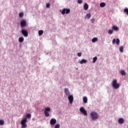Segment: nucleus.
I'll return each instance as SVG.
<instances>
[{
    "label": "nucleus",
    "mask_w": 128,
    "mask_h": 128,
    "mask_svg": "<svg viewBox=\"0 0 128 128\" xmlns=\"http://www.w3.org/2000/svg\"><path fill=\"white\" fill-rule=\"evenodd\" d=\"M32 115L30 114H27L26 116L24 119H22L21 121L22 128H26L27 125L26 122H28L26 118H30Z\"/></svg>",
    "instance_id": "1"
},
{
    "label": "nucleus",
    "mask_w": 128,
    "mask_h": 128,
    "mask_svg": "<svg viewBox=\"0 0 128 128\" xmlns=\"http://www.w3.org/2000/svg\"><path fill=\"white\" fill-rule=\"evenodd\" d=\"M112 86L114 89L118 90L120 86V84L118 82V81L116 79H114L112 82Z\"/></svg>",
    "instance_id": "2"
},
{
    "label": "nucleus",
    "mask_w": 128,
    "mask_h": 128,
    "mask_svg": "<svg viewBox=\"0 0 128 128\" xmlns=\"http://www.w3.org/2000/svg\"><path fill=\"white\" fill-rule=\"evenodd\" d=\"M90 116L92 118V120L94 121L96 120L99 118V115L98 113L96 112H92L90 113Z\"/></svg>",
    "instance_id": "3"
},
{
    "label": "nucleus",
    "mask_w": 128,
    "mask_h": 128,
    "mask_svg": "<svg viewBox=\"0 0 128 128\" xmlns=\"http://www.w3.org/2000/svg\"><path fill=\"white\" fill-rule=\"evenodd\" d=\"M51 111V109L50 107H46L45 108L44 110V114H45L46 117L50 116V112Z\"/></svg>",
    "instance_id": "4"
},
{
    "label": "nucleus",
    "mask_w": 128,
    "mask_h": 128,
    "mask_svg": "<svg viewBox=\"0 0 128 128\" xmlns=\"http://www.w3.org/2000/svg\"><path fill=\"white\" fill-rule=\"evenodd\" d=\"M60 12L63 15L64 14H68L70 12V9L64 8L62 10H60Z\"/></svg>",
    "instance_id": "5"
},
{
    "label": "nucleus",
    "mask_w": 128,
    "mask_h": 128,
    "mask_svg": "<svg viewBox=\"0 0 128 128\" xmlns=\"http://www.w3.org/2000/svg\"><path fill=\"white\" fill-rule=\"evenodd\" d=\"M80 110L81 113L84 114V116H88V112L84 108V106H82L80 108Z\"/></svg>",
    "instance_id": "6"
},
{
    "label": "nucleus",
    "mask_w": 128,
    "mask_h": 128,
    "mask_svg": "<svg viewBox=\"0 0 128 128\" xmlns=\"http://www.w3.org/2000/svg\"><path fill=\"white\" fill-rule=\"evenodd\" d=\"M26 25V22L25 20L23 19L22 21L20 22V26L22 28H24Z\"/></svg>",
    "instance_id": "7"
},
{
    "label": "nucleus",
    "mask_w": 128,
    "mask_h": 128,
    "mask_svg": "<svg viewBox=\"0 0 128 128\" xmlns=\"http://www.w3.org/2000/svg\"><path fill=\"white\" fill-rule=\"evenodd\" d=\"M22 34L24 36V37L28 36V32L26 30L22 29Z\"/></svg>",
    "instance_id": "8"
},
{
    "label": "nucleus",
    "mask_w": 128,
    "mask_h": 128,
    "mask_svg": "<svg viewBox=\"0 0 128 128\" xmlns=\"http://www.w3.org/2000/svg\"><path fill=\"white\" fill-rule=\"evenodd\" d=\"M116 43V45H119L120 44V40L119 38H117L116 40V38H114L112 40V44H114Z\"/></svg>",
    "instance_id": "9"
},
{
    "label": "nucleus",
    "mask_w": 128,
    "mask_h": 128,
    "mask_svg": "<svg viewBox=\"0 0 128 128\" xmlns=\"http://www.w3.org/2000/svg\"><path fill=\"white\" fill-rule=\"evenodd\" d=\"M68 99L70 104H72L74 102V96L72 95H69L68 96Z\"/></svg>",
    "instance_id": "10"
},
{
    "label": "nucleus",
    "mask_w": 128,
    "mask_h": 128,
    "mask_svg": "<svg viewBox=\"0 0 128 128\" xmlns=\"http://www.w3.org/2000/svg\"><path fill=\"white\" fill-rule=\"evenodd\" d=\"M56 119H54V118H52V119H50V125L54 126V125L56 124Z\"/></svg>",
    "instance_id": "11"
},
{
    "label": "nucleus",
    "mask_w": 128,
    "mask_h": 128,
    "mask_svg": "<svg viewBox=\"0 0 128 128\" xmlns=\"http://www.w3.org/2000/svg\"><path fill=\"white\" fill-rule=\"evenodd\" d=\"M64 93L66 96H69L70 94V92L68 88H64Z\"/></svg>",
    "instance_id": "12"
},
{
    "label": "nucleus",
    "mask_w": 128,
    "mask_h": 128,
    "mask_svg": "<svg viewBox=\"0 0 128 128\" xmlns=\"http://www.w3.org/2000/svg\"><path fill=\"white\" fill-rule=\"evenodd\" d=\"M112 28L115 32L119 31V28L116 25L113 26Z\"/></svg>",
    "instance_id": "13"
},
{
    "label": "nucleus",
    "mask_w": 128,
    "mask_h": 128,
    "mask_svg": "<svg viewBox=\"0 0 128 128\" xmlns=\"http://www.w3.org/2000/svg\"><path fill=\"white\" fill-rule=\"evenodd\" d=\"M118 122L120 124H122L124 122V120L123 118H120Z\"/></svg>",
    "instance_id": "14"
},
{
    "label": "nucleus",
    "mask_w": 128,
    "mask_h": 128,
    "mask_svg": "<svg viewBox=\"0 0 128 128\" xmlns=\"http://www.w3.org/2000/svg\"><path fill=\"white\" fill-rule=\"evenodd\" d=\"M78 62L80 63L81 64H86L87 62V60L86 59H82L80 62L78 61Z\"/></svg>",
    "instance_id": "15"
},
{
    "label": "nucleus",
    "mask_w": 128,
    "mask_h": 128,
    "mask_svg": "<svg viewBox=\"0 0 128 128\" xmlns=\"http://www.w3.org/2000/svg\"><path fill=\"white\" fill-rule=\"evenodd\" d=\"M84 10H87L88 8V4L87 3H85L84 6Z\"/></svg>",
    "instance_id": "16"
},
{
    "label": "nucleus",
    "mask_w": 128,
    "mask_h": 128,
    "mask_svg": "<svg viewBox=\"0 0 128 128\" xmlns=\"http://www.w3.org/2000/svg\"><path fill=\"white\" fill-rule=\"evenodd\" d=\"M120 73L122 76H126V72L124 70H120Z\"/></svg>",
    "instance_id": "17"
},
{
    "label": "nucleus",
    "mask_w": 128,
    "mask_h": 128,
    "mask_svg": "<svg viewBox=\"0 0 128 128\" xmlns=\"http://www.w3.org/2000/svg\"><path fill=\"white\" fill-rule=\"evenodd\" d=\"M83 101L84 104H86L88 102V98L86 96H84L83 98Z\"/></svg>",
    "instance_id": "18"
},
{
    "label": "nucleus",
    "mask_w": 128,
    "mask_h": 128,
    "mask_svg": "<svg viewBox=\"0 0 128 128\" xmlns=\"http://www.w3.org/2000/svg\"><path fill=\"white\" fill-rule=\"evenodd\" d=\"M91 17V14L90 13L87 14L86 15V16L85 18L86 19H90Z\"/></svg>",
    "instance_id": "19"
},
{
    "label": "nucleus",
    "mask_w": 128,
    "mask_h": 128,
    "mask_svg": "<svg viewBox=\"0 0 128 128\" xmlns=\"http://www.w3.org/2000/svg\"><path fill=\"white\" fill-rule=\"evenodd\" d=\"M24 40V38L23 37H20L18 38V42L20 43H22Z\"/></svg>",
    "instance_id": "20"
},
{
    "label": "nucleus",
    "mask_w": 128,
    "mask_h": 128,
    "mask_svg": "<svg viewBox=\"0 0 128 128\" xmlns=\"http://www.w3.org/2000/svg\"><path fill=\"white\" fill-rule=\"evenodd\" d=\"M98 40V38H92V42L95 43Z\"/></svg>",
    "instance_id": "21"
},
{
    "label": "nucleus",
    "mask_w": 128,
    "mask_h": 128,
    "mask_svg": "<svg viewBox=\"0 0 128 128\" xmlns=\"http://www.w3.org/2000/svg\"><path fill=\"white\" fill-rule=\"evenodd\" d=\"M106 6V3L105 2H101L100 4V8H104Z\"/></svg>",
    "instance_id": "22"
},
{
    "label": "nucleus",
    "mask_w": 128,
    "mask_h": 128,
    "mask_svg": "<svg viewBox=\"0 0 128 128\" xmlns=\"http://www.w3.org/2000/svg\"><path fill=\"white\" fill-rule=\"evenodd\" d=\"M44 34V30H38V35H39V36H42V34Z\"/></svg>",
    "instance_id": "23"
},
{
    "label": "nucleus",
    "mask_w": 128,
    "mask_h": 128,
    "mask_svg": "<svg viewBox=\"0 0 128 128\" xmlns=\"http://www.w3.org/2000/svg\"><path fill=\"white\" fill-rule=\"evenodd\" d=\"M120 51L121 53L124 52V46H120Z\"/></svg>",
    "instance_id": "24"
},
{
    "label": "nucleus",
    "mask_w": 128,
    "mask_h": 128,
    "mask_svg": "<svg viewBox=\"0 0 128 128\" xmlns=\"http://www.w3.org/2000/svg\"><path fill=\"white\" fill-rule=\"evenodd\" d=\"M108 33L110 35H112L114 33L113 30H109L108 31Z\"/></svg>",
    "instance_id": "25"
},
{
    "label": "nucleus",
    "mask_w": 128,
    "mask_h": 128,
    "mask_svg": "<svg viewBox=\"0 0 128 128\" xmlns=\"http://www.w3.org/2000/svg\"><path fill=\"white\" fill-rule=\"evenodd\" d=\"M98 60L97 56H95L93 58L92 63L94 64Z\"/></svg>",
    "instance_id": "26"
},
{
    "label": "nucleus",
    "mask_w": 128,
    "mask_h": 128,
    "mask_svg": "<svg viewBox=\"0 0 128 128\" xmlns=\"http://www.w3.org/2000/svg\"><path fill=\"white\" fill-rule=\"evenodd\" d=\"M24 14L22 12L19 13V16L20 18H22L24 16Z\"/></svg>",
    "instance_id": "27"
},
{
    "label": "nucleus",
    "mask_w": 128,
    "mask_h": 128,
    "mask_svg": "<svg viewBox=\"0 0 128 128\" xmlns=\"http://www.w3.org/2000/svg\"><path fill=\"white\" fill-rule=\"evenodd\" d=\"M77 2H78V4H82V0H78L77 1Z\"/></svg>",
    "instance_id": "28"
},
{
    "label": "nucleus",
    "mask_w": 128,
    "mask_h": 128,
    "mask_svg": "<svg viewBox=\"0 0 128 128\" xmlns=\"http://www.w3.org/2000/svg\"><path fill=\"white\" fill-rule=\"evenodd\" d=\"M4 124V121L3 120H0V126H3Z\"/></svg>",
    "instance_id": "29"
},
{
    "label": "nucleus",
    "mask_w": 128,
    "mask_h": 128,
    "mask_svg": "<svg viewBox=\"0 0 128 128\" xmlns=\"http://www.w3.org/2000/svg\"><path fill=\"white\" fill-rule=\"evenodd\" d=\"M54 128H60V124H56L54 126Z\"/></svg>",
    "instance_id": "30"
},
{
    "label": "nucleus",
    "mask_w": 128,
    "mask_h": 128,
    "mask_svg": "<svg viewBox=\"0 0 128 128\" xmlns=\"http://www.w3.org/2000/svg\"><path fill=\"white\" fill-rule=\"evenodd\" d=\"M124 12H126V14H127V15L128 16V8H126L124 10Z\"/></svg>",
    "instance_id": "31"
},
{
    "label": "nucleus",
    "mask_w": 128,
    "mask_h": 128,
    "mask_svg": "<svg viewBox=\"0 0 128 128\" xmlns=\"http://www.w3.org/2000/svg\"><path fill=\"white\" fill-rule=\"evenodd\" d=\"M46 8H50V3H48L46 4Z\"/></svg>",
    "instance_id": "32"
},
{
    "label": "nucleus",
    "mask_w": 128,
    "mask_h": 128,
    "mask_svg": "<svg viewBox=\"0 0 128 128\" xmlns=\"http://www.w3.org/2000/svg\"><path fill=\"white\" fill-rule=\"evenodd\" d=\"M82 54L81 52H78V57H81V56H82Z\"/></svg>",
    "instance_id": "33"
},
{
    "label": "nucleus",
    "mask_w": 128,
    "mask_h": 128,
    "mask_svg": "<svg viewBox=\"0 0 128 128\" xmlns=\"http://www.w3.org/2000/svg\"><path fill=\"white\" fill-rule=\"evenodd\" d=\"M94 18H92V20H91V21H92V24H94Z\"/></svg>",
    "instance_id": "34"
}]
</instances>
